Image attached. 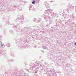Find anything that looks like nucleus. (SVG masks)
Listing matches in <instances>:
<instances>
[{"mask_svg":"<svg viewBox=\"0 0 76 76\" xmlns=\"http://www.w3.org/2000/svg\"><path fill=\"white\" fill-rule=\"evenodd\" d=\"M75 45H76V42H75Z\"/></svg>","mask_w":76,"mask_h":76,"instance_id":"7ed1b4c3","label":"nucleus"},{"mask_svg":"<svg viewBox=\"0 0 76 76\" xmlns=\"http://www.w3.org/2000/svg\"><path fill=\"white\" fill-rule=\"evenodd\" d=\"M35 2V1H33L32 2V4H34Z\"/></svg>","mask_w":76,"mask_h":76,"instance_id":"f257e3e1","label":"nucleus"},{"mask_svg":"<svg viewBox=\"0 0 76 76\" xmlns=\"http://www.w3.org/2000/svg\"><path fill=\"white\" fill-rule=\"evenodd\" d=\"M2 45V44H1V43H0V45Z\"/></svg>","mask_w":76,"mask_h":76,"instance_id":"f03ea898","label":"nucleus"}]
</instances>
